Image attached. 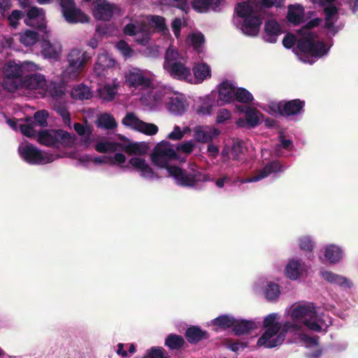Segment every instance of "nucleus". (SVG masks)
Wrapping results in <instances>:
<instances>
[{
	"label": "nucleus",
	"mask_w": 358,
	"mask_h": 358,
	"mask_svg": "<svg viewBox=\"0 0 358 358\" xmlns=\"http://www.w3.org/2000/svg\"><path fill=\"white\" fill-rule=\"evenodd\" d=\"M120 150L124 151L129 155H142L146 152L145 146L138 143H129L128 144L122 143V145L120 146Z\"/></svg>",
	"instance_id": "obj_35"
},
{
	"label": "nucleus",
	"mask_w": 358,
	"mask_h": 358,
	"mask_svg": "<svg viewBox=\"0 0 358 358\" xmlns=\"http://www.w3.org/2000/svg\"><path fill=\"white\" fill-rule=\"evenodd\" d=\"M296 42V36L292 33H287L283 38L282 45L285 48L289 49L294 45Z\"/></svg>",
	"instance_id": "obj_64"
},
{
	"label": "nucleus",
	"mask_w": 358,
	"mask_h": 358,
	"mask_svg": "<svg viewBox=\"0 0 358 358\" xmlns=\"http://www.w3.org/2000/svg\"><path fill=\"white\" fill-rule=\"evenodd\" d=\"M245 120L249 127L254 128L260 124L259 117L262 115L260 111L255 108L247 107L245 110Z\"/></svg>",
	"instance_id": "obj_33"
},
{
	"label": "nucleus",
	"mask_w": 358,
	"mask_h": 358,
	"mask_svg": "<svg viewBox=\"0 0 358 358\" xmlns=\"http://www.w3.org/2000/svg\"><path fill=\"white\" fill-rule=\"evenodd\" d=\"M99 97L106 101H111L114 99L117 93V87L115 85L106 84L98 90Z\"/></svg>",
	"instance_id": "obj_38"
},
{
	"label": "nucleus",
	"mask_w": 358,
	"mask_h": 358,
	"mask_svg": "<svg viewBox=\"0 0 358 358\" xmlns=\"http://www.w3.org/2000/svg\"><path fill=\"white\" fill-rule=\"evenodd\" d=\"M149 23L159 32H164L168 31L166 20L164 17L160 15H150L148 17Z\"/></svg>",
	"instance_id": "obj_42"
},
{
	"label": "nucleus",
	"mask_w": 358,
	"mask_h": 358,
	"mask_svg": "<svg viewBox=\"0 0 358 358\" xmlns=\"http://www.w3.org/2000/svg\"><path fill=\"white\" fill-rule=\"evenodd\" d=\"M195 78L200 82H203L208 77H210V68L205 63L196 64L192 69Z\"/></svg>",
	"instance_id": "obj_36"
},
{
	"label": "nucleus",
	"mask_w": 358,
	"mask_h": 358,
	"mask_svg": "<svg viewBox=\"0 0 358 358\" xmlns=\"http://www.w3.org/2000/svg\"><path fill=\"white\" fill-rule=\"evenodd\" d=\"M168 109L175 115H182L187 110L186 101L178 96H171L166 102Z\"/></svg>",
	"instance_id": "obj_22"
},
{
	"label": "nucleus",
	"mask_w": 358,
	"mask_h": 358,
	"mask_svg": "<svg viewBox=\"0 0 358 358\" xmlns=\"http://www.w3.org/2000/svg\"><path fill=\"white\" fill-rule=\"evenodd\" d=\"M93 15L96 20L109 21L114 13L115 5L106 0H96L92 3Z\"/></svg>",
	"instance_id": "obj_12"
},
{
	"label": "nucleus",
	"mask_w": 358,
	"mask_h": 358,
	"mask_svg": "<svg viewBox=\"0 0 358 358\" xmlns=\"http://www.w3.org/2000/svg\"><path fill=\"white\" fill-rule=\"evenodd\" d=\"M74 138L69 132L63 129H56V148H58L59 145L69 148L72 146Z\"/></svg>",
	"instance_id": "obj_32"
},
{
	"label": "nucleus",
	"mask_w": 358,
	"mask_h": 358,
	"mask_svg": "<svg viewBox=\"0 0 358 358\" xmlns=\"http://www.w3.org/2000/svg\"><path fill=\"white\" fill-rule=\"evenodd\" d=\"M217 129H203L201 127H196L194 129V138L199 143H210L213 139L218 135Z\"/></svg>",
	"instance_id": "obj_29"
},
{
	"label": "nucleus",
	"mask_w": 358,
	"mask_h": 358,
	"mask_svg": "<svg viewBox=\"0 0 358 358\" xmlns=\"http://www.w3.org/2000/svg\"><path fill=\"white\" fill-rule=\"evenodd\" d=\"M185 344L184 338L178 334H171L165 339L164 345L171 350H178Z\"/></svg>",
	"instance_id": "obj_30"
},
{
	"label": "nucleus",
	"mask_w": 358,
	"mask_h": 358,
	"mask_svg": "<svg viewBox=\"0 0 358 358\" xmlns=\"http://www.w3.org/2000/svg\"><path fill=\"white\" fill-rule=\"evenodd\" d=\"M185 336L190 344H196L203 340L208 339L209 334L199 326H191L185 331Z\"/></svg>",
	"instance_id": "obj_18"
},
{
	"label": "nucleus",
	"mask_w": 358,
	"mask_h": 358,
	"mask_svg": "<svg viewBox=\"0 0 358 358\" xmlns=\"http://www.w3.org/2000/svg\"><path fill=\"white\" fill-rule=\"evenodd\" d=\"M322 275L328 282L338 285L341 287H351L352 285V282L350 280L331 271H325L322 273Z\"/></svg>",
	"instance_id": "obj_24"
},
{
	"label": "nucleus",
	"mask_w": 358,
	"mask_h": 358,
	"mask_svg": "<svg viewBox=\"0 0 358 358\" xmlns=\"http://www.w3.org/2000/svg\"><path fill=\"white\" fill-rule=\"evenodd\" d=\"M213 110V105L208 101H205L203 104L199 106L196 109V113L199 115H210Z\"/></svg>",
	"instance_id": "obj_62"
},
{
	"label": "nucleus",
	"mask_w": 358,
	"mask_h": 358,
	"mask_svg": "<svg viewBox=\"0 0 358 358\" xmlns=\"http://www.w3.org/2000/svg\"><path fill=\"white\" fill-rule=\"evenodd\" d=\"M41 52L46 58L55 59L61 52V45L53 44L50 41L43 39L41 44Z\"/></svg>",
	"instance_id": "obj_27"
},
{
	"label": "nucleus",
	"mask_w": 358,
	"mask_h": 358,
	"mask_svg": "<svg viewBox=\"0 0 358 358\" xmlns=\"http://www.w3.org/2000/svg\"><path fill=\"white\" fill-rule=\"evenodd\" d=\"M264 31V40L271 43H275L278 37L282 33L280 24L275 20H267L265 22Z\"/></svg>",
	"instance_id": "obj_17"
},
{
	"label": "nucleus",
	"mask_w": 358,
	"mask_h": 358,
	"mask_svg": "<svg viewBox=\"0 0 358 358\" xmlns=\"http://www.w3.org/2000/svg\"><path fill=\"white\" fill-rule=\"evenodd\" d=\"M92 58L90 53L78 48H73L66 56L68 63L64 71V77L76 80L85 71V69Z\"/></svg>",
	"instance_id": "obj_2"
},
{
	"label": "nucleus",
	"mask_w": 358,
	"mask_h": 358,
	"mask_svg": "<svg viewBox=\"0 0 358 358\" xmlns=\"http://www.w3.org/2000/svg\"><path fill=\"white\" fill-rule=\"evenodd\" d=\"M141 121L133 113H128L123 118L122 122L124 126L137 131Z\"/></svg>",
	"instance_id": "obj_48"
},
{
	"label": "nucleus",
	"mask_w": 358,
	"mask_h": 358,
	"mask_svg": "<svg viewBox=\"0 0 358 358\" xmlns=\"http://www.w3.org/2000/svg\"><path fill=\"white\" fill-rule=\"evenodd\" d=\"M39 40L38 34L33 30H27L20 35V41L25 46H31L36 44Z\"/></svg>",
	"instance_id": "obj_41"
},
{
	"label": "nucleus",
	"mask_w": 358,
	"mask_h": 358,
	"mask_svg": "<svg viewBox=\"0 0 358 358\" xmlns=\"http://www.w3.org/2000/svg\"><path fill=\"white\" fill-rule=\"evenodd\" d=\"M299 247L302 250L312 252L314 243L309 236H304L299 239Z\"/></svg>",
	"instance_id": "obj_58"
},
{
	"label": "nucleus",
	"mask_w": 358,
	"mask_h": 358,
	"mask_svg": "<svg viewBox=\"0 0 358 358\" xmlns=\"http://www.w3.org/2000/svg\"><path fill=\"white\" fill-rule=\"evenodd\" d=\"M222 0H193L192 7L199 12H206L209 9L216 10Z\"/></svg>",
	"instance_id": "obj_28"
},
{
	"label": "nucleus",
	"mask_w": 358,
	"mask_h": 358,
	"mask_svg": "<svg viewBox=\"0 0 358 358\" xmlns=\"http://www.w3.org/2000/svg\"><path fill=\"white\" fill-rule=\"evenodd\" d=\"M169 174L176 180V183L181 187H193L199 182L206 181L207 175L196 170L188 171L178 166L168 168Z\"/></svg>",
	"instance_id": "obj_5"
},
{
	"label": "nucleus",
	"mask_w": 358,
	"mask_h": 358,
	"mask_svg": "<svg viewBox=\"0 0 358 358\" xmlns=\"http://www.w3.org/2000/svg\"><path fill=\"white\" fill-rule=\"evenodd\" d=\"M121 145V143L99 141L95 145V150L100 153H106L109 151L115 152L120 150Z\"/></svg>",
	"instance_id": "obj_39"
},
{
	"label": "nucleus",
	"mask_w": 358,
	"mask_h": 358,
	"mask_svg": "<svg viewBox=\"0 0 358 358\" xmlns=\"http://www.w3.org/2000/svg\"><path fill=\"white\" fill-rule=\"evenodd\" d=\"M35 127L34 124L30 120V122L27 124H20V129L23 135L31 138L36 136V131L35 130Z\"/></svg>",
	"instance_id": "obj_54"
},
{
	"label": "nucleus",
	"mask_w": 358,
	"mask_h": 358,
	"mask_svg": "<svg viewBox=\"0 0 358 358\" xmlns=\"http://www.w3.org/2000/svg\"><path fill=\"white\" fill-rule=\"evenodd\" d=\"M164 69L175 79L187 80L191 77L190 68L181 62H174Z\"/></svg>",
	"instance_id": "obj_16"
},
{
	"label": "nucleus",
	"mask_w": 358,
	"mask_h": 358,
	"mask_svg": "<svg viewBox=\"0 0 358 358\" xmlns=\"http://www.w3.org/2000/svg\"><path fill=\"white\" fill-rule=\"evenodd\" d=\"M336 21V17H329L328 20L327 17L324 18V28L327 29L329 33L332 36H335L339 31V27L335 26Z\"/></svg>",
	"instance_id": "obj_57"
},
{
	"label": "nucleus",
	"mask_w": 358,
	"mask_h": 358,
	"mask_svg": "<svg viewBox=\"0 0 358 358\" xmlns=\"http://www.w3.org/2000/svg\"><path fill=\"white\" fill-rule=\"evenodd\" d=\"M37 141L41 145L56 148V130L44 129L38 133Z\"/></svg>",
	"instance_id": "obj_25"
},
{
	"label": "nucleus",
	"mask_w": 358,
	"mask_h": 358,
	"mask_svg": "<svg viewBox=\"0 0 358 358\" xmlns=\"http://www.w3.org/2000/svg\"><path fill=\"white\" fill-rule=\"evenodd\" d=\"M304 8L301 5H290L288 6L287 20L294 25H299L303 22Z\"/></svg>",
	"instance_id": "obj_23"
},
{
	"label": "nucleus",
	"mask_w": 358,
	"mask_h": 358,
	"mask_svg": "<svg viewBox=\"0 0 358 358\" xmlns=\"http://www.w3.org/2000/svg\"><path fill=\"white\" fill-rule=\"evenodd\" d=\"M343 256L341 248L335 245H330L325 248L324 257L331 264L338 262Z\"/></svg>",
	"instance_id": "obj_31"
},
{
	"label": "nucleus",
	"mask_w": 358,
	"mask_h": 358,
	"mask_svg": "<svg viewBox=\"0 0 358 358\" xmlns=\"http://www.w3.org/2000/svg\"><path fill=\"white\" fill-rule=\"evenodd\" d=\"M322 22V18L315 17L298 30V34L303 36L296 43L297 48L301 52L314 57H321L327 52L326 44L323 41H315L317 35L310 31V29L318 27Z\"/></svg>",
	"instance_id": "obj_1"
},
{
	"label": "nucleus",
	"mask_w": 358,
	"mask_h": 358,
	"mask_svg": "<svg viewBox=\"0 0 358 358\" xmlns=\"http://www.w3.org/2000/svg\"><path fill=\"white\" fill-rule=\"evenodd\" d=\"M236 322V320L234 317L228 315H222L213 320L212 324L214 326L225 329L230 327L234 328Z\"/></svg>",
	"instance_id": "obj_37"
},
{
	"label": "nucleus",
	"mask_w": 358,
	"mask_h": 358,
	"mask_svg": "<svg viewBox=\"0 0 358 358\" xmlns=\"http://www.w3.org/2000/svg\"><path fill=\"white\" fill-rule=\"evenodd\" d=\"M144 358H170V357L162 347H152L147 351V355Z\"/></svg>",
	"instance_id": "obj_52"
},
{
	"label": "nucleus",
	"mask_w": 358,
	"mask_h": 358,
	"mask_svg": "<svg viewBox=\"0 0 358 358\" xmlns=\"http://www.w3.org/2000/svg\"><path fill=\"white\" fill-rule=\"evenodd\" d=\"M46 86L47 83L45 76L41 73H30L22 78L20 88L27 90H44Z\"/></svg>",
	"instance_id": "obj_14"
},
{
	"label": "nucleus",
	"mask_w": 358,
	"mask_h": 358,
	"mask_svg": "<svg viewBox=\"0 0 358 358\" xmlns=\"http://www.w3.org/2000/svg\"><path fill=\"white\" fill-rule=\"evenodd\" d=\"M236 12L237 16L242 19L256 13L252 6L245 1L238 3L236 8Z\"/></svg>",
	"instance_id": "obj_43"
},
{
	"label": "nucleus",
	"mask_w": 358,
	"mask_h": 358,
	"mask_svg": "<svg viewBox=\"0 0 358 358\" xmlns=\"http://www.w3.org/2000/svg\"><path fill=\"white\" fill-rule=\"evenodd\" d=\"M286 275L291 280H296L301 274V264L298 260H290L285 268Z\"/></svg>",
	"instance_id": "obj_34"
},
{
	"label": "nucleus",
	"mask_w": 358,
	"mask_h": 358,
	"mask_svg": "<svg viewBox=\"0 0 358 358\" xmlns=\"http://www.w3.org/2000/svg\"><path fill=\"white\" fill-rule=\"evenodd\" d=\"M98 125L106 129H113L117 127L115 118L108 113L101 115L98 120Z\"/></svg>",
	"instance_id": "obj_45"
},
{
	"label": "nucleus",
	"mask_w": 358,
	"mask_h": 358,
	"mask_svg": "<svg viewBox=\"0 0 358 358\" xmlns=\"http://www.w3.org/2000/svg\"><path fill=\"white\" fill-rule=\"evenodd\" d=\"M291 317L294 320L301 322L309 329L316 332H327V327L322 329L320 324L322 320L319 319L315 307L313 304L299 305L291 311Z\"/></svg>",
	"instance_id": "obj_3"
},
{
	"label": "nucleus",
	"mask_w": 358,
	"mask_h": 358,
	"mask_svg": "<svg viewBox=\"0 0 358 358\" xmlns=\"http://www.w3.org/2000/svg\"><path fill=\"white\" fill-rule=\"evenodd\" d=\"M116 48L125 57H131L134 52L129 45L123 40H120L116 43Z\"/></svg>",
	"instance_id": "obj_56"
},
{
	"label": "nucleus",
	"mask_w": 358,
	"mask_h": 358,
	"mask_svg": "<svg viewBox=\"0 0 358 358\" xmlns=\"http://www.w3.org/2000/svg\"><path fill=\"white\" fill-rule=\"evenodd\" d=\"M134 169L140 171L141 176L145 178H152L155 176L153 169L146 163L144 159L132 157L129 161Z\"/></svg>",
	"instance_id": "obj_19"
},
{
	"label": "nucleus",
	"mask_w": 358,
	"mask_h": 358,
	"mask_svg": "<svg viewBox=\"0 0 358 358\" xmlns=\"http://www.w3.org/2000/svg\"><path fill=\"white\" fill-rule=\"evenodd\" d=\"M194 147V145L192 141H185L178 144L176 146V150L186 154H190L192 152Z\"/></svg>",
	"instance_id": "obj_63"
},
{
	"label": "nucleus",
	"mask_w": 358,
	"mask_h": 358,
	"mask_svg": "<svg viewBox=\"0 0 358 358\" xmlns=\"http://www.w3.org/2000/svg\"><path fill=\"white\" fill-rule=\"evenodd\" d=\"M24 18V13L20 10H13L11 13L8 15L6 20L8 25L13 29H16L20 24V20Z\"/></svg>",
	"instance_id": "obj_44"
},
{
	"label": "nucleus",
	"mask_w": 358,
	"mask_h": 358,
	"mask_svg": "<svg viewBox=\"0 0 358 358\" xmlns=\"http://www.w3.org/2000/svg\"><path fill=\"white\" fill-rule=\"evenodd\" d=\"M64 20L69 24L85 23L90 17L76 6L74 0H58Z\"/></svg>",
	"instance_id": "obj_8"
},
{
	"label": "nucleus",
	"mask_w": 358,
	"mask_h": 358,
	"mask_svg": "<svg viewBox=\"0 0 358 358\" xmlns=\"http://www.w3.org/2000/svg\"><path fill=\"white\" fill-rule=\"evenodd\" d=\"M192 45L195 49L200 48L204 43V36L201 33H195L190 38Z\"/></svg>",
	"instance_id": "obj_59"
},
{
	"label": "nucleus",
	"mask_w": 358,
	"mask_h": 358,
	"mask_svg": "<svg viewBox=\"0 0 358 358\" xmlns=\"http://www.w3.org/2000/svg\"><path fill=\"white\" fill-rule=\"evenodd\" d=\"M178 155L169 141H161L153 148L150 154L152 163L159 168H165L168 171L169 162L176 159Z\"/></svg>",
	"instance_id": "obj_6"
},
{
	"label": "nucleus",
	"mask_w": 358,
	"mask_h": 358,
	"mask_svg": "<svg viewBox=\"0 0 358 358\" xmlns=\"http://www.w3.org/2000/svg\"><path fill=\"white\" fill-rule=\"evenodd\" d=\"M158 127L152 123L141 121L137 129L138 131L148 136H152L158 132Z\"/></svg>",
	"instance_id": "obj_51"
},
{
	"label": "nucleus",
	"mask_w": 358,
	"mask_h": 358,
	"mask_svg": "<svg viewBox=\"0 0 358 358\" xmlns=\"http://www.w3.org/2000/svg\"><path fill=\"white\" fill-rule=\"evenodd\" d=\"M24 22L26 25L38 30L43 31L46 34V22L44 9L36 6L31 7L24 15Z\"/></svg>",
	"instance_id": "obj_11"
},
{
	"label": "nucleus",
	"mask_w": 358,
	"mask_h": 358,
	"mask_svg": "<svg viewBox=\"0 0 358 358\" xmlns=\"http://www.w3.org/2000/svg\"><path fill=\"white\" fill-rule=\"evenodd\" d=\"M280 294V287L278 284L270 282L265 290V296L268 301L277 299Z\"/></svg>",
	"instance_id": "obj_47"
},
{
	"label": "nucleus",
	"mask_w": 358,
	"mask_h": 358,
	"mask_svg": "<svg viewBox=\"0 0 358 358\" xmlns=\"http://www.w3.org/2000/svg\"><path fill=\"white\" fill-rule=\"evenodd\" d=\"M305 101L299 99L290 101H280L272 102L269 104V111L272 115H280L282 117H289L301 114L305 107Z\"/></svg>",
	"instance_id": "obj_7"
},
{
	"label": "nucleus",
	"mask_w": 358,
	"mask_h": 358,
	"mask_svg": "<svg viewBox=\"0 0 358 358\" xmlns=\"http://www.w3.org/2000/svg\"><path fill=\"white\" fill-rule=\"evenodd\" d=\"M262 19L257 13L243 19L241 29L243 32L250 36H256L259 31Z\"/></svg>",
	"instance_id": "obj_15"
},
{
	"label": "nucleus",
	"mask_w": 358,
	"mask_h": 358,
	"mask_svg": "<svg viewBox=\"0 0 358 358\" xmlns=\"http://www.w3.org/2000/svg\"><path fill=\"white\" fill-rule=\"evenodd\" d=\"M245 148L243 147V142L241 141H236L234 142L231 148V155L234 160L239 161L242 159L245 154Z\"/></svg>",
	"instance_id": "obj_50"
},
{
	"label": "nucleus",
	"mask_w": 358,
	"mask_h": 358,
	"mask_svg": "<svg viewBox=\"0 0 358 358\" xmlns=\"http://www.w3.org/2000/svg\"><path fill=\"white\" fill-rule=\"evenodd\" d=\"M323 11L325 14V17H327V20L329 17H336V20H338V10L336 6L329 4V6L324 8Z\"/></svg>",
	"instance_id": "obj_61"
},
{
	"label": "nucleus",
	"mask_w": 358,
	"mask_h": 358,
	"mask_svg": "<svg viewBox=\"0 0 358 358\" xmlns=\"http://www.w3.org/2000/svg\"><path fill=\"white\" fill-rule=\"evenodd\" d=\"M48 117V113L45 110H38L35 113L33 120H31L34 125L39 126L41 127H45L48 126L47 118Z\"/></svg>",
	"instance_id": "obj_49"
},
{
	"label": "nucleus",
	"mask_w": 358,
	"mask_h": 358,
	"mask_svg": "<svg viewBox=\"0 0 358 358\" xmlns=\"http://www.w3.org/2000/svg\"><path fill=\"white\" fill-rule=\"evenodd\" d=\"M281 170V165L277 161H273L267 164L257 174L247 180L248 182H257L273 173L278 172Z\"/></svg>",
	"instance_id": "obj_21"
},
{
	"label": "nucleus",
	"mask_w": 358,
	"mask_h": 358,
	"mask_svg": "<svg viewBox=\"0 0 358 358\" xmlns=\"http://www.w3.org/2000/svg\"><path fill=\"white\" fill-rule=\"evenodd\" d=\"M231 117V115L229 110L225 108L220 109L218 110L217 114L216 122L218 124L223 123L229 120Z\"/></svg>",
	"instance_id": "obj_60"
},
{
	"label": "nucleus",
	"mask_w": 358,
	"mask_h": 358,
	"mask_svg": "<svg viewBox=\"0 0 358 358\" xmlns=\"http://www.w3.org/2000/svg\"><path fill=\"white\" fill-rule=\"evenodd\" d=\"M257 328L255 322L246 320H236L234 325L233 331L236 336H241L250 334Z\"/></svg>",
	"instance_id": "obj_26"
},
{
	"label": "nucleus",
	"mask_w": 358,
	"mask_h": 358,
	"mask_svg": "<svg viewBox=\"0 0 358 358\" xmlns=\"http://www.w3.org/2000/svg\"><path fill=\"white\" fill-rule=\"evenodd\" d=\"M36 65L29 62H24L21 65L15 63H8L4 68L5 79L3 87L8 92H15L20 89L22 76L25 71L34 70Z\"/></svg>",
	"instance_id": "obj_4"
},
{
	"label": "nucleus",
	"mask_w": 358,
	"mask_h": 358,
	"mask_svg": "<svg viewBox=\"0 0 358 358\" xmlns=\"http://www.w3.org/2000/svg\"><path fill=\"white\" fill-rule=\"evenodd\" d=\"M234 99L243 103H249L252 101V94L246 89L239 87L236 90Z\"/></svg>",
	"instance_id": "obj_46"
},
{
	"label": "nucleus",
	"mask_w": 358,
	"mask_h": 358,
	"mask_svg": "<svg viewBox=\"0 0 358 358\" xmlns=\"http://www.w3.org/2000/svg\"><path fill=\"white\" fill-rule=\"evenodd\" d=\"M265 328H266V330L257 341V345L258 346L264 345L267 348H273L280 345L284 341L286 334L285 331L280 332L275 338H272V337L278 333L281 328V324L280 322H276L274 325H271V327H265Z\"/></svg>",
	"instance_id": "obj_10"
},
{
	"label": "nucleus",
	"mask_w": 358,
	"mask_h": 358,
	"mask_svg": "<svg viewBox=\"0 0 358 358\" xmlns=\"http://www.w3.org/2000/svg\"><path fill=\"white\" fill-rule=\"evenodd\" d=\"M178 52L177 50L173 49H168L165 55V61L164 64V68L168 67L174 62H178Z\"/></svg>",
	"instance_id": "obj_55"
},
{
	"label": "nucleus",
	"mask_w": 358,
	"mask_h": 358,
	"mask_svg": "<svg viewBox=\"0 0 358 358\" xmlns=\"http://www.w3.org/2000/svg\"><path fill=\"white\" fill-rule=\"evenodd\" d=\"M236 89L229 80L223 81L219 87V99L224 103H231L235 96Z\"/></svg>",
	"instance_id": "obj_20"
},
{
	"label": "nucleus",
	"mask_w": 358,
	"mask_h": 358,
	"mask_svg": "<svg viewBox=\"0 0 358 358\" xmlns=\"http://www.w3.org/2000/svg\"><path fill=\"white\" fill-rule=\"evenodd\" d=\"M71 95L73 98L78 100L89 99L92 96L90 88L83 84L78 85L74 87Z\"/></svg>",
	"instance_id": "obj_40"
},
{
	"label": "nucleus",
	"mask_w": 358,
	"mask_h": 358,
	"mask_svg": "<svg viewBox=\"0 0 358 358\" xmlns=\"http://www.w3.org/2000/svg\"><path fill=\"white\" fill-rule=\"evenodd\" d=\"M74 130L80 136H83L89 139L92 135V129L91 126H84L80 122H76L73 125Z\"/></svg>",
	"instance_id": "obj_53"
},
{
	"label": "nucleus",
	"mask_w": 358,
	"mask_h": 358,
	"mask_svg": "<svg viewBox=\"0 0 358 358\" xmlns=\"http://www.w3.org/2000/svg\"><path fill=\"white\" fill-rule=\"evenodd\" d=\"M20 157L30 164H45L53 161L52 155L44 154L31 143H28L18 149Z\"/></svg>",
	"instance_id": "obj_9"
},
{
	"label": "nucleus",
	"mask_w": 358,
	"mask_h": 358,
	"mask_svg": "<svg viewBox=\"0 0 358 358\" xmlns=\"http://www.w3.org/2000/svg\"><path fill=\"white\" fill-rule=\"evenodd\" d=\"M126 82L129 87L146 89L151 85V80L138 69L129 71L125 75Z\"/></svg>",
	"instance_id": "obj_13"
}]
</instances>
